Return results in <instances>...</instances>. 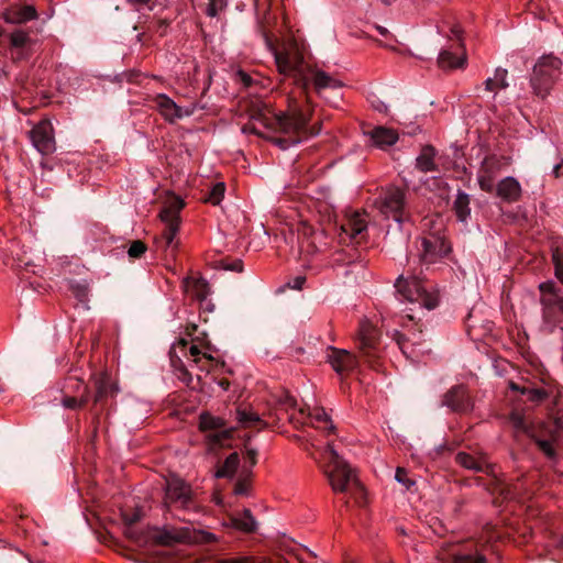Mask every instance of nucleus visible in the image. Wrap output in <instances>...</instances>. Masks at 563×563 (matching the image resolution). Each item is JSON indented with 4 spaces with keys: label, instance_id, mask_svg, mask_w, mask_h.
I'll list each match as a JSON object with an SVG mask.
<instances>
[{
    "label": "nucleus",
    "instance_id": "c756f323",
    "mask_svg": "<svg viewBox=\"0 0 563 563\" xmlns=\"http://www.w3.org/2000/svg\"><path fill=\"white\" fill-rule=\"evenodd\" d=\"M235 418L241 428L263 429L266 427V423L262 420L260 415L249 408L239 407L236 409Z\"/></svg>",
    "mask_w": 563,
    "mask_h": 563
},
{
    "label": "nucleus",
    "instance_id": "39448f33",
    "mask_svg": "<svg viewBox=\"0 0 563 563\" xmlns=\"http://www.w3.org/2000/svg\"><path fill=\"white\" fill-rule=\"evenodd\" d=\"M278 71L292 77L298 87L307 92L309 87V70L312 66L306 63L302 53L296 46L287 47L275 53Z\"/></svg>",
    "mask_w": 563,
    "mask_h": 563
},
{
    "label": "nucleus",
    "instance_id": "a18cd8bd",
    "mask_svg": "<svg viewBox=\"0 0 563 563\" xmlns=\"http://www.w3.org/2000/svg\"><path fill=\"white\" fill-rule=\"evenodd\" d=\"M29 41V35L22 30H18L11 33L10 42L13 47H23Z\"/></svg>",
    "mask_w": 563,
    "mask_h": 563
},
{
    "label": "nucleus",
    "instance_id": "09e8293b",
    "mask_svg": "<svg viewBox=\"0 0 563 563\" xmlns=\"http://www.w3.org/2000/svg\"><path fill=\"white\" fill-rule=\"evenodd\" d=\"M245 463H249V468L244 472H249L257 463V451L252 448H247L245 451Z\"/></svg>",
    "mask_w": 563,
    "mask_h": 563
},
{
    "label": "nucleus",
    "instance_id": "a878e982",
    "mask_svg": "<svg viewBox=\"0 0 563 563\" xmlns=\"http://www.w3.org/2000/svg\"><path fill=\"white\" fill-rule=\"evenodd\" d=\"M153 540L162 545H173L185 542L189 538L187 529L164 528L153 532Z\"/></svg>",
    "mask_w": 563,
    "mask_h": 563
},
{
    "label": "nucleus",
    "instance_id": "864d4df0",
    "mask_svg": "<svg viewBox=\"0 0 563 563\" xmlns=\"http://www.w3.org/2000/svg\"><path fill=\"white\" fill-rule=\"evenodd\" d=\"M122 518L126 523L132 525L140 520L141 514H140V511H135L131 515L122 512Z\"/></svg>",
    "mask_w": 563,
    "mask_h": 563
},
{
    "label": "nucleus",
    "instance_id": "13d9d810",
    "mask_svg": "<svg viewBox=\"0 0 563 563\" xmlns=\"http://www.w3.org/2000/svg\"><path fill=\"white\" fill-rule=\"evenodd\" d=\"M306 282V278L305 277H301V276H298L296 277L294 280H292V284L290 285V287L292 289H301L302 285L305 284Z\"/></svg>",
    "mask_w": 563,
    "mask_h": 563
},
{
    "label": "nucleus",
    "instance_id": "7ed1b4c3",
    "mask_svg": "<svg viewBox=\"0 0 563 563\" xmlns=\"http://www.w3.org/2000/svg\"><path fill=\"white\" fill-rule=\"evenodd\" d=\"M325 461L324 473L335 493H347L350 487H355L363 494V486L358 482L355 472L339 456L331 443H327L323 451Z\"/></svg>",
    "mask_w": 563,
    "mask_h": 563
},
{
    "label": "nucleus",
    "instance_id": "6e6d98bb",
    "mask_svg": "<svg viewBox=\"0 0 563 563\" xmlns=\"http://www.w3.org/2000/svg\"><path fill=\"white\" fill-rule=\"evenodd\" d=\"M280 405L284 407L285 410H288L289 408H295L296 400L287 395L285 396Z\"/></svg>",
    "mask_w": 563,
    "mask_h": 563
},
{
    "label": "nucleus",
    "instance_id": "0e129e2a",
    "mask_svg": "<svg viewBox=\"0 0 563 563\" xmlns=\"http://www.w3.org/2000/svg\"><path fill=\"white\" fill-rule=\"evenodd\" d=\"M560 169H561V164H558L553 167V175L555 178L560 177Z\"/></svg>",
    "mask_w": 563,
    "mask_h": 563
},
{
    "label": "nucleus",
    "instance_id": "49530a36",
    "mask_svg": "<svg viewBox=\"0 0 563 563\" xmlns=\"http://www.w3.org/2000/svg\"><path fill=\"white\" fill-rule=\"evenodd\" d=\"M146 252V245L140 241H133L128 250V254L131 258H140Z\"/></svg>",
    "mask_w": 563,
    "mask_h": 563
},
{
    "label": "nucleus",
    "instance_id": "4c0bfd02",
    "mask_svg": "<svg viewBox=\"0 0 563 563\" xmlns=\"http://www.w3.org/2000/svg\"><path fill=\"white\" fill-rule=\"evenodd\" d=\"M509 422L511 423L516 434L527 433L530 434L531 429L526 417L519 411H512L509 416Z\"/></svg>",
    "mask_w": 563,
    "mask_h": 563
},
{
    "label": "nucleus",
    "instance_id": "cd10ccee",
    "mask_svg": "<svg viewBox=\"0 0 563 563\" xmlns=\"http://www.w3.org/2000/svg\"><path fill=\"white\" fill-rule=\"evenodd\" d=\"M312 82L316 91L321 93L324 89H336L342 86L341 81L330 76L325 71L311 67L309 70V84Z\"/></svg>",
    "mask_w": 563,
    "mask_h": 563
},
{
    "label": "nucleus",
    "instance_id": "9d476101",
    "mask_svg": "<svg viewBox=\"0 0 563 563\" xmlns=\"http://www.w3.org/2000/svg\"><path fill=\"white\" fill-rule=\"evenodd\" d=\"M451 251L450 244L446 242L441 230L430 232L421 238L420 260L423 263L432 264L446 256Z\"/></svg>",
    "mask_w": 563,
    "mask_h": 563
},
{
    "label": "nucleus",
    "instance_id": "ea45409f",
    "mask_svg": "<svg viewBox=\"0 0 563 563\" xmlns=\"http://www.w3.org/2000/svg\"><path fill=\"white\" fill-rule=\"evenodd\" d=\"M510 388L519 390V387L515 383H510ZM520 391L522 395H527V398L533 402H541L548 397V393L542 388H522Z\"/></svg>",
    "mask_w": 563,
    "mask_h": 563
},
{
    "label": "nucleus",
    "instance_id": "e433bc0d",
    "mask_svg": "<svg viewBox=\"0 0 563 563\" xmlns=\"http://www.w3.org/2000/svg\"><path fill=\"white\" fill-rule=\"evenodd\" d=\"M240 464V457L236 452L230 454L223 465L217 471L216 476L217 477H232L238 470V466Z\"/></svg>",
    "mask_w": 563,
    "mask_h": 563
},
{
    "label": "nucleus",
    "instance_id": "bb28decb",
    "mask_svg": "<svg viewBox=\"0 0 563 563\" xmlns=\"http://www.w3.org/2000/svg\"><path fill=\"white\" fill-rule=\"evenodd\" d=\"M496 194L504 201L516 202L521 196V186L516 178L508 176L497 184Z\"/></svg>",
    "mask_w": 563,
    "mask_h": 563
},
{
    "label": "nucleus",
    "instance_id": "58836bf2",
    "mask_svg": "<svg viewBox=\"0 0 563 563\" xmlns=\"http://www.w3.org/2000/svg\"><path fill=\"white\" fill-rule=\"evenodd\" d=\"M395 338H396L397 344L399 345V349L402 351V353L407 357H416L417 356L415 345L419 344V342L413 341L411 344H409L410 340L408 338H406V335L400 333L399 331L395 332Z\"/></svg>",
    "mask_w": 563,
    "mask_h": 563
},
{
    "label": "nucleus",
    "instance_id": "6ab92c4d",
    "mask_svg": "<svg viewBox=\"0 0 563 563\" xmlns=\"http://www.w3.org/2000/svg\"><path fill=\"white\" fill-rule=\"evenodd\" d=\"M93 383L96 388L95 404H100L108 398L114 397L119 391L117 383L107 372L93 375Z\"/></svg>",
    "mask_w": 563,
    "mask_h": 563
},
{
    "label": "nucleus",
    "instance_id": "2f4dec72",
    "mask_svg": "<svg viewBox=\"0 0 563 563\" xmlns=\"http://www.w3.org/2000/svg\"><path fill=\"white\" fill-rule=\"evenodd\" d=\"M437 153L433 146H423L420 154L416 158V167L422 173H429L437 170V164L434 162Z\"/></svg>",
    "mask_w": 563,
    "mask_h": 563
},
{
    "label": "nucleus",
    "instance_id": "3c124183",
    "mask_svg": "<svg viewBox=\"0 0 563 563\" xmlns=\"http://www.w3.org/2000/svg\"><path fill=\"white\" fill-rule=\"evenodd\" d=\"M352 495L353 498H355L356 504L360 506L365 504V490L363 489V494L356 489L355 487H350L347 490Z\"/></svg>",
    "mask_w": 563,
    "mask_h": 563
},
{
    "label": "nucleus",
    "instance_id": "4d7b16f0",
    "mask_svg": "<svg viewBox=\"0 0 563 563\" xmlns=\"http://www.w3.org/2000/svg\"><path fill=\"white\" fill-rule=\"evenodd\" d=\"M236 76L240 78V80L243 82V85H244L245 87L251 86V84H252V78H251V76H250V75H247V74H246V73H244V71H239V73L236 74Z\"/></svg>",
    "mask_w": 563,
    "mask_h": 563
},
{
    "label": "nucleus",
    "instance_id": "72a5a7b5",
    "mask_svg": "<svg viewBox=\"0 0 563 563\" xmlns=\"http://www.w3.org/2000/svg\"><path fill=\"white\" fill-rule=\"evenodd\" d=\"M453 209L456 218L461 222H466L471 214L470 196L464 191H459L453 203Z\"/></svg>",
    "mask_w": 563,
    "mask_h": 563
},
{
    "label": "nucleus",
    "instance_id": "0eeeda50",
    "mask_svg": "<svg viewBox=\"0 0 563 563\" xmlns=\"http://www.w3.org/2000/svg\"><path fill=\"white\" fill-rule=\"evenodd\" d=\"M375 206L385 218L393 219L398 223L409 219L406 209V192L398 187L385 188L376 199Z\"/></svg>",
    "mask_w": 563,
    "mask_h": 563
},
{
    "label": "nucleus",
    "instance_id": "423d86ee",
    "mask_svg": "<svg viewBox=\"0 0 563 563\" xmlns=\"http://www.w3.org/2000/svg\"><path fill=\"white\" fill-rule=\"evenodd\" d=\"M184 207V200L177 196H173L165 202L161 210L159 218L162 222H164L165 229L162 236L157 240V244L162 249H172L173 251L177 249L178 240H176V235L180 225L179 213Z\"/></svg>",
    "mask_w": 563,
    "mask_h": 563
},
{
    "label": "nucleus",
    "instance_id": "7c9ffc66",
    "mask_svg": "<svg viewBox=\"0 0 563 563\" xmlns=\"http://www.w3.org/2000/svg\"><path fill=\"white\" fill-rule=\"evenodd\" d=\"M508 70L501 67H497L494 71L493 77H488L485 82V90L488 92L497 93L499 90H504L508 88L509 84L507 81Z\"/></svg>",
    "mask_w": 563,
    "mask_h": 563
},
{
    "label": "nucleus",
    "instance_id": "8fccbe9b",
    "mask_svg": "<svg viewBox=\"0 0 563 563\" xmlns=\"http://www.w3.org/2000/svg\"><path fill=\"white\" fill-rule=\"evenodd\" d=\"M537 444L539 445L540 450L544 454H547L548 456H553L554 455V449H553V444H552L551 441H549V440H538Z\"/></svg>",
    "mask_w": 563,
    "mask_h": 563
},
{
    "label": "nucleus",
    "instance_id": "9b49d317",
    "mask_svg": "<svg viewBox=\"0 0 563 563\" xmlns=\"http://www.w3.org/2000/svg\"><path fill=\"white\" fill-rule=\"evenodd\" d=\"M192 501V490L184 479L177 476H169L166 479L164 504L188 508Z\"/></svg>",
    "mask_w": 563,
    "mask_h": 563
},
{
    "label": "nucleus",
    "instance_id": "338daca9",
    "mask_svg": "<svg viewBox=\"0 0 563 563\" xmlns=\"http://www.w3.org/2000/svg\"><path fill=\"white\" fill-rule=\"evenodd\" d=\"M395 0H382V2L386 5H389L394 2Z\"/></svg>",
    "mask_w": 563,
    "mask_h": 563
},
{
    "label": "nucleus",
    "instance_id": "473e14b6",
    "mask_svg": "<svg viewBox=\"0 0 563 563\" xmlns=\"http://www.w3.org/2000/svg\"><path fill=\"white\" fill-rule=\"evenodd\" d=\"M185 290L192 298L205 300L209 294L208 283L205 279L188 278L185 280Z\"/></svg>",
    "mask_w": 563,
    "mask_h": 563
},
{
    "label": "nucleus",
    "instance_id": "c9c22d12",
    "mask_svg": "<svg viewBox=\"0 0 563 563\" xmlns=\"http://www.w3.org/2000/svg\"><path fill=\"white\" fill-rule=\"evenodd\" d=\"M62 391L67 395H87L89 397L88 387L84 384V382L80 378L76 376H69L66 378Z\"/></svg>",
    "mask_w": 563,
    "mask_h": 563
},
{
    "label": "nucleus",
    "instance_id": "aec40b11",
    "mask_svg": "<svg viewBox=\"0 0 563 563\" xmlns=\"http://www.w3.org/2000/svg\"><path fill=\"white\" fill-rule=\"evenodd\" d=\"M467 65V55L462 44L456 51L443 49L438 56V66L443 70L464 69Z\"/></svg>",
    "mask_w": 563,
    "mask_h": 563
},
{
    "label": "nucleus",
    "instance_id": "4be33fe9",
    "mask_svg": "<svg viewBox=\"0 0 563 563\" xmlns=\"http://www.w3.org/2000/svg\"><path fill=\"white\" fill-rule=\"evenodd\" d=\"M2 19L10 24H22L37 19L36 9L33 5H14L2 12Z\"/></svg>",
    "mask_w": 563,
    "mask_h": 563
},
{
    "label": "nucleus",
    "instance_id": "5701e85b",
    "mask_svg": "<svg viewBox=\"0 0 563 563\" xmlns=\"http://www.w3.org/2000/svg\"><path fill=\"white\" fill-rule=\"evenodd\" d=\"M443 402L454 411H467L471 408L470 397L464 386L451 388L445 394Z\"/></svg>",
    "mask_w": 563,
    "mask_h": 563
},
{
    "label": "nucleus",
    "instance_id": "c03bdc74",
    "mask_svg": "<svg viewBox=\"0 0 563 563\" xmlns=\"http://www.w3.org/2000/svg\"><path fill=\"white\" fill-rule=\"evenodd\" d=\"M225 7V0H208L206 12L209 16L213 18L217 16L219 12L224 10Z\"/></svg>",
    "mask_w": 563,
    "mask_h": 563
},
{
    "label": "nucleus",
    "instance_id": "774afa93",
    "mask_svg": "<svg viewBox=\"0 0 563 563\" xmlns=\"http://www.w3.org/2000/svg\"><path fill=\"white\" fill-rule=\"evenodd\" d=\"M4 30L0 26V37L3 35Z\"/></svg>",
    "mask_w": 563,
    "mask_h": 563
},
{
    "label": "nucleus",
    "instance_id": "5fc2aeb1",
    "mask_svg": "<svg viewBox=\"0 0 563 563\" xmlns=\"http://www.w3.org/2000/svg\"><path fill=\"white\" fill-rule=\"evenodd\" d=\"M223 268L228 269V271L242 272L243 264H242L241 260H236V261L232 262L231 264H224Z\"/></svg>",
    "mask_w": 563,
    "mask_h": 563
},
{
    "label": "nucleus",
    "instance_id": "79ce46f5",
    "mask_svg": "<svg viewBox=\"0 0 563 563\" xmlns=\"http://www.w3.org/2000/svg\"><path fill=\"white\" fill-rule=\"evenodd\" d=\"M552 263L554 266V276L563 285V251L559 247L552 252Z\"/></svg>",
    "mask_w": 563,
    "mask_h": 563
},
{
    "label": "nucleus",
    "instance_id": "6e6552de",
    "mask_svg": "<svg viewBox=\"0 0 563 563\" xmlns=\"http://www.w3.org/2000/svg\"><path fill=\"white\" fill-rule=\"evenodd\" d=\"M561 59L553 55H543L534 65L531 85L537 96L544 98L556 78Z\"/></svg>",
    "mask_w": 563,
    "mask_h": 563
},
{
    "label": "nucleus",
    "instance_id": "b1692460",
    "mask_svg": "<svg viewBox=\"0 0 563 563\" xmlns=\"http://www.w3.org/2000/svg\"><path fill=\"white\" fill-rule=\"evenodd\" d=\"M328 360L338 373L351 371L357 364L355 356L346 350L331 349Z\"/></svg>",
    "mask_w": 563,
    "mask_h": 563
},
{
    "label": "nucleus",
    "instance_id": "ddd939ff",
    "mask_svg": "<svg viewBox=\"0 0 563 563\" xmlns=\"http://www.w3.org/2000/svg\"><path fill=\"white\" fill-rule=\"evenodd\" d=\"M32 145L42 155H49L56 150L54 128L48 119L41 120L29 132Z\"/></svg>",
    "mask_w": 563,
    "mask_h": 563
},
{
    "label": "nucleus",
    "instance_id": "052dcab7",
    "mask_svg": "<svg viewBox=\"0 0 563 563\" xmlns=\"http://www.w3.org/2000/svg\"><path fill=\"white\" fill-rule=\"evenodd\" d=\"M242 131L244 133H249V132L250 133H256V134L258 133L254 125H245V126H243Z\"/></svg>",
    "mask_w": 563,
    "mask_h": 563
},
{
    "label": "nucleus",
    "instance_id": "4468645a",
    "mask_svg": "<svg viewBox=\"0 0 563 563\" xmlns=\"http://www.w3.org/2000/svg\"><path fill=\"white\" fill-rule=\"evenodd\" d=\"M340 229V239L342 242L361 243L367 230L366 214L357 211L352 212L341 224Z\"/></svg>",
    "mask_w": 563,
    "mask_h": 563
},
{
    "label": "nucleus",
    "instance_id": "393cba45",
    "mask_svg": "<svg viewBox=\"0 0 563 563\" xmlns=\"http://www.w3.org/2000/svg\"><path fill=\"white\" fill-rule=\"evenodd\" d=\"M367 135L369 136L373 145L380 150H386L394 145L399 139L396 130L386 126H376L372 131L367 132Z\"/></svg>",
    "mask_w": 563,
    "mask_h": 563
},
{
    "label": "nucleus",
    "instance_id": "412c9836",
    "mask_svg": "<svg viewBox=\"0 0 563 563\" xmlns=\"http://www.w3.org/2000/svg\"><path fill=\"white\" fill-rule=\"evenodd\" d=\"M455 461L459 465L466 470L481 472L488 475L494 474L495 466L488 462L487 456L484 454L475 456L467 452H459L455 455Z\"/></svg>",
    "mask_w": 563,
    "mask_h": 563
},
{
    "label": "nucleus",
    "instance_id": "dca6fc26",
    "mask_svg": "<svg viewBox=\"0 0 563 563\" xmlns=\"http://www.w3.org/2000/svg\"><path fill=\"white\" fill-rule=\"evenodd\" d=\"M357 340L358 349L364 356H374L378 351L379 332L366 319L360 322Z\"/></svg>",
    "mask_w": 563,
    "mask_h": 563
},
{
    "label": "nucleus",
    "instance_id": "37998d69",
    "mask_svg": "<svg viewBox=\"0 0 563 563\" xmlns=\"http://www.w3.org/2000/svg\"><path fill=\"white\" fill-rule=\"evenodd\" d=\"M224 190H225V188H224V184L223 183L216 184L212 187V189H211V191H210V194H209V196L207 198V201H209L212 205L220 203V201L222 200V198L224 196Z\"/></svg>",
    "mask_w": 563,
    "mask_h": 563
},
{
    "label": "nucleus",
    "instance_id": "f257e3e1",
    "mask_svg": "<svg viewBox=\"0 0 563 563\" xmlns=\"http://www.w3.org/2000/svg\"><path fill=\"white\" fill-rule=\"evenodd\" d=\"M251 119L261 123L264 128L288 135V139L276 137L274 140L283 150L289 145L298 144L308 136V118L296 107L289 106L287 112L276 113L266 104L256 106L251 112Z\"/></svg>",
    "mask_w": 563,
    "mask_h": 563
},
{
    "label": "nucleus",
    "instance_id": "f8f14e48",
    "mask_svg": "<svg viewBox=\"0 0 563 563\" xmlns=\"http://www.w3.org/2000/svg\"><path fill=\"white\" fill-rule=\"evenodd\" d=\"M509 164L504 156L490 155L485 157L477 173L479 188L486 192H493L495 178Z\"/></svg>",
    "mask_w": 563,
    "mask_h": 563
},
{
    "label": "nucleus",
    "instance_id": "603ef678",
    "mask_svg": "<svg viewBox=\"0 0 563 563\" xmlns=\"http://www.w3.org/2000/svg\"><path fill=\"white\" fill-rule=\"evenodd\" d=\"M217 563H255V562L249 558L240 556V558L221 559Z\"/></svg>",
    "mask_w": 563,
    "mask_h": 563
},
{
    "label": "nucleus",
    "instance_id": "a19ab883",
    "mask_svg": "<svg viewBox=\"0 0 563 563\" xmlns=\"http://www.w3.org/2000/svg\"><path fill=\"white\" fill-rule=\"evenodd\" d=\"M89 397L87 395L76 396V395H67L64 394L62 399V405L66 409H79L84 407L88 402Z\"/></svg>",
    "mask_w": 563,
    "mask_h": 563
},
{
    "label": "nucleus",
    "instance_id": "1a4fd4ad",
    "mask_svg": "<svg viewBox=\"0 0 563 563\" xmlns=\"http://www.w3.org/2000/svg\"><path fill=\"white\" fill-rule=\"evenodd\" d=\"M199 429L206 432V441L209 450H216L223 446L232 437V429L225 428V421L220 417H214L208 412H202L199 417Z\"/></svg>",
    "mask_w": 563,
    "mask_h": 563
},
{
    "label": "nucleus",
    "instance_id": "f704fd0d",
    "mask_svg": "<svg viewBox=\"0 0 563 563\" xmlns=\"http://www.w3.org/2000/svg\"><path fill=\"white\" fill-rule=\"evenodd\" d=\"M231 523L243 532H253L256 528V521L249 509H244L240 516L233 517Z\"/></svg>",
    "mask_w": 563,
    "mask_h": 563
},
{
    "label": "nucleus",
    "instance_id": "69168bd1",
    "mask_svg": "<svg viewBox=\"0 0 563 563\" xmlns=\"http://www.w3.org/2000/svg\"><path fill=\"white\" fill-rule=\"evenodd\" d=\"M129 2L133 3V4H145L147 3L150 0H128Z\"/></svg>",
    "mask_w": 563,
    "mask_h": 563
},
{
    "label": "nucleus",
    "instance_id": "de8ad7c7",
    "mask_svg": "<svg viewBox=\"0 0 563 563\" xmlns=\"http://www.w3.org/2000/svg\"><path fill=\"white\" fill-rule=\"evenodd\" d=\"M395 478L397 482L404 484L407 488H409L410 486H412L415 484L413 481H410L408 478L406 470H404L401 467H398L396 470Z\"/></svg>",
    "mask_w": 563,
    "mask_h": 563
},
{
    "label": "nucleus",
    "instance_id": "a211bd4d",
    "mask_svg": "<svg viewBox=\"0 0 563 563\" xmlns=\"http://www.w3.org/2000/svg\"><path fill=\"white\" fill-rule=\"evenodd\" d=\"M299 416L303 419V423L311 424L314 429L324 432L325 434L333 433L335 427L323 408L316 407L312 410L299 409Z\"/></svg>",
    "mask_w": 563,
    "mask_h": 563
},
{
    "label": "nucleus",
    "instance_id": "f03ea898",
    "mask_svg": "<svg viewBox=\"0 0 563 563\" xmlns=\"http://www.w3.org/2000/svg\"><path fill=\"white\" fill-rule=\"evenodd\" d=\"M395 287L397 292L401 296L402 300L407 301L411 307L404 310L405 314L401 317V325L408 327V322H415L421 319L423 310H432L439 305V295L429 289L423 282L413 274L399 276L396 280Z\"/></svg>",
    "mask_w": 563,
    "mask_h": 563
},
{
    "label": "nucleus",
    "instance_id": "bf43d9fd",
    "mask_svg": "<svg viewBox=\"0 0 563 563\" xmlns=\"http://www.w3.org/2000/svg\"><path fill=\"white\" fill-rule=\"evenodd\" d=\"M234 493L236 495H242L246 493V486L243 482H239L234 487Z\"/></svg>",
    "mask_w": 563,
    "mask_h": 563
},
{
    "label": "nucleus",
    "instance_id": "e2e57ef3",
    "mask_svg": "<svg viewBox=\"0 0 563 563\" xmlns=\"http://www.w3.org/2000/svg\"><path fill=\"white\" fill-rule=\"evenodd\" d=\"M451 32L459 38L461 40V30L459 26H454L452 27Z\"/></svg>",
    "mask_w": 563,
    "mask_h": 563
},
{
    "label": "nucleus",
    "instance_id": "f3484780",
    "mask_svg": "<svg viewBox=\"0 0 563 563\" xmlns=\"http://www.w3.org/2000/svg\"><path fill=\"white\" fill-rule=\"evenodd\" d=\"M437 560L439 563H487L483 554L461 552L452 544L441 548Z\"/></svg>",
    "mask_w": 563,
    "mask_h": 563
},
{
    "label": "nucleus",
    "instance_id": "c85d7f7f",
    "mask_svg": "<svg viewBox=\"0 0 563 563\" xmlns=\"http://www.w3.org/2000/svg\"><path fill=\"white\" fill-rule=\"evenodd\" d=\"M175 350H179L185 357L190 358L196 365H199L202 361H212V356L207 353H202L197 345L191 344L188 346V342L185 339H180L175 345Z\"/></svg>",
    "mask_w": 563,
    "mask_h": 563
},
{
    "label": "nucleus",
    "instance_id": "680f3d73",
    "mask_svg": "<svg viewBox=\"0 0 563 563\" xmlns=\"http://www.w3.org/2000/svg\"><path fill=\"white\" fill-rule=\"evenodd\" d=\"M375 27L382 36H387L389 34V31L384 26L376 25Z\"/></svg>",
    "mask_w": 563,
    "mask_h": 563
},
{
    "label": "nucleus",
    "instance_id": "20e7f679",
    "mask_svg": "<svg viewBox=\"0 0 563 563\" xmlns=\"http://www.w3.org/2000/svg\"><path fill=\"white\" fill-rule=\"evenodd\" d=\"M543 325L548 332L556 328L563 330V295L554 280H545L538 286Z\"/></svg>",
    "mask_w": 563,
    "mask_h": 563
},
{
    "label": "nucleus",
    "instance_id": "2eb2a0df",
    "mask_svg": "<svg viewBox=\"0 0 563 563\" xmlns=\"http://www.w3.org/2000/svg\"><path fill=\"white\" fill-rule=\"evenodd\" d=\"M153 102L161 115L168 122L174 123L177 120L190 117L196 110V106L180 107L173 99L164 93L156 95Z\"/></svg>",
    "mask_w": 563,
    "mask_h": 563
}]
</instances>
